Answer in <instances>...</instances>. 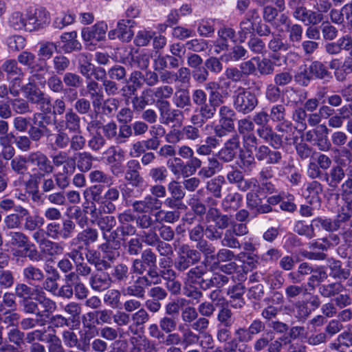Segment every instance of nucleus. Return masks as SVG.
Listing matches in <instances>:
<instances>
[{"label": "nucleus", "instance_id": "f257e3e1", "mask_svg": "<svg viewBox=\"0 0 352 352\" xmlns=\"http://www.w3.org/2000/svg\"><path fill=\"white\" fill-rule=\"evenodd\" d=\"M228 280L229 277L226 275L218 273L210 274L204 272L199 267L190 269L186 274L187 283L195 284V289H197V285L203 289L212 287L220 288L227 284Z\"/></svg>", "mask_w": 352, "mask_h": 352}, {"label": "nucleus", "instance_id": "f03ea898", "mask_svg": "<svg viewBox=\"0 0 352 352\" xmlns=\"http://www.w3.org/2000/svg\"><path fill=\"white\" fill-rule=\"evenodd\" d=\"M224 103V97H221L217 93H213L208 96L206 103L196 109L197 113L192 114L190 118V123L194 125L202 126L208 121L214 119L218 108Z\"/></svg>", "mask_w": 352, "mask_h": 352}, {"label": "nucleus", "instance_id": "7ed1b4c3", "mask_svg": "<svg viewBox=\"0 0 352 352\" xmlns=\"http://www.w3.org/2000/svg\"><path fill=\"white\" fill-rule=\"evenodd\" d=\"M232 98L234 109L243 115L253 111L258 104L256 94L241 86L234 91Z\"/></svg>", "mask_w": 352, "mask_h": 352}, {"label": "nucleus", "instance_id": "20e7f679", "mask_svg": "<svg viewBox=\"0 0 352 352\" xmlns=\"http://www.w3.org/2000/svg\"><path fill=\"white\" fill-rule=\"evenodd\" d=\"M22 90L29 102L39 105L41 111L44 113H50V97L37 87L34 83L29 82L25 85L22 86Z\"/></svg>", "mask_w": 352, "mask_h": 352}, {"label": "nucleus", "instance_id": "39448f33", "mask_svg": "<svg viewBox=\"0 0 352 352\" xmlns=\"http://www.w3.org/2000/svg\"><path fill=\"white\" fill-rule=\"evenodd\" d=\"M177 252V258L175 263V267L180 272L186 270L190 266L197 263L201 259L199 252L188 244L179 245Z\"/></svg>", "mask_w": 352, "mask_h": 352}, {"label": "nucleus", "instance_id": "423d86ee", "mask_svg": "<svg viewBox=\"0 0 352 352\" xmlns=\"http://www.w3.org/2000/svg\"><path fill=\"white\" fill-rule=\"evenodd\" d=\"M30 164L36 167L37 173L30 174L34 175V179L40 181L42 177L54 173V166L50 158L41 151H37L28 154Z\"/></svg>", "mask_w": 352, "mask_h": 352}, {"label": "nucleus", "instance_id": "0eeeda50", "mask_svg": "<svg viewBox=\"0 0 352 352\" xmlns=\"http://www.w3.org/2000/svg\"><path fill=\"white\" fill-rule=\"evenodd\" d=\"M46 229L47 237L54 240H67L73 236L76 224L72 220L66 219L63 221L62 224L56 221L48 223Z\"/></svg>", "mask_w": 352, "mask_h": 352}, {"label": "nucleus", "instance_id": "6e6552de", "mask_svg": "<svg viewBox=\"0 0 352 352\" xmlns=\"http://www.w3.org/2000/svg\"><path fill=\"white\" fill-rule=\"evenodd\" d=\"M26 20L28 31L38 30L50 23V13L43 8H30L26 10Z\"/></svg>", "mask_w": 352, "mask_h": 352}, {"label": "nucleus", "instance_id": "1a4fd4ad", "mask_svg": "<svg viewBox=\"0 0 352 352\" xmlns=\"http://www.w3.org/2000/svg\"><path fill=\"white\" fill-rule=\"evenodd\" d=\"M120 224L131 223L135 222L138 228L146 230L152 228L153 223L151 214H133L131 210H126L118 216Z\"/></svg>", "mask_w": 352, "mask_h": 352}, {"label": "nucleus", "instance_id": "9d476101", "mask_svg": "<svg viewBox=\"0 0 352 352\" xmlns=\"http://www.w3.org/2000/svg\"><path fill=\"white\" fill-rule=\"evenodd\" d=\"M240 145V136L235 133L224 143L223 146L218 151L216 156L224 163L231 162L236 157Z\"/></svg>", "mask_w": 352, "mask_h": 352}, {"label": "nucleus", "instance_id": "9b49d317", "mask_svg": "<svg viewBox=\"0 0 352 352\" xmlns=\"http://www.w3.org/2000/svg\"><path fill=\"white\" fill-rule=\"evenodd\" d=\"M141 169V164L137 160H130L126 164L124 179L134 188L142 186L144 182L140 174Z\"/></svg>", "mask_w": 352, "mask_h": 352}, {"label": "nucleus", "instance_id": "f8f14e48", "mask_svg": "<svg viewBox=\"0 0 352 352\" xmlns=\"http://www.w3.org/2000/svg\"><path fill=\"white\" fill-rule=\"evenodd\" d=\"M107 30L108 26L105 22H98L91 27L84 28L81 32L82 38L85 42L91 43L102 41L105 39Z\"/></svg>", "mask_w": 352, "mask_h": 352}, {"label": "nucleus", "instance_id": "ddd939ff", "mask_svg": "<svg viewBox=\"0 0 352 352\" xmlns=\"http://www.w3.org/2000/svg\"><path fill=\"white\" fill-rule=\"evenodd\" d=\"M67 130L71 133L80 132V118L72 109H69L64 116L55 124V129Z\"/></svg>", "mask_w": 352, "mask_h": 352}, {"label": "nucleus", "instance_id": "4468645a", "mask_svg": "<svg viewBox=\"0 0 352 352\" xmlns=\"http://www.w3.org/2000/svg\"><path fill=\"white\" fill-rule=\"evenodd\" d=\"M162 202L152 195H146L142 200H136L131 204L133 210L138 214H150L161 208Z\"/></svg>", "mask_w": 352, "mask_h": 352}, {"label": "nucleus", "instance_id": "2eb2a0df", "mask_svg": "<svg viewBox=\"0 0 352 352\" xmlns=\"http://www.w3.org/2000/svg\"><path fill=\"white\" fill-rule=\"evenodd\" d=\"M157 107L160 111L161 123L164 124H169L176 122L184 113V111L178 108L172 109L168 100L158 101Z\"/></svg>", "mask_w": 352, "mask_h": 352}, {"label": "nucleus", "instance_id": "dca6fc26", "mask_svg": "<svg viewBox=\"0 0 352 352\" xmlns=\"http://www.w3.org/2000/svg\"><path fill=\"white\" fill-rule=\"evenodd\" d=\"M89 282L91 289L97 292H103L112 285L109 273L105 272L103 268H98L92 273Z\"/></svg>", "mask_w": 352, "mask_h": 352}, {"label": "nucleus", "instance_id": "f3484780", "mask_svg": "<svg viewBox=\"0 0 352 352\" xmlns=\"http://www.w3.org/2000/svg\"><path fill=\"white\" fill-rule=\"evenodd\" d=\"M173 103L184 113L189 114L191 111L192 103L190 91L186 88L178 87L173 93Z\"/></svg>", "mask_w": 352, "mask_h": 352}, {"label": "nucleus", "instance_id": "a211bd4d", "mask_svg": "<svg viewBox=\"0 0 352 352\" xmlns=\"http://www.w3.org/2000/svg\"><path fill=\"white\" fill-rule=\"evenodd\" d=\"M255 158L258 162H265L267 164H278L282 159V154L276 150H272L269 146L261 145L256 148Z\"/></svg>", "mask_w": 352, "mask_h": 352}, {"label": "nucleus", "instance_id": "6ab92c4d", "mask_svg": "<svg viewBox=\"0 0 352 352\" xmlns=\"http://www.w3.org/2000/svg\"><path fill=\"white\" fill-rule=\"evenodd\" d=\"M1 69L7 74L8 80L13 82V87H20L21 80L23 76L22 69L18 67L16 60L10 59L6 60L1 65Z\"/></svg>", "mask_w": 352, "mask_h": 352}, {"label": "nucleus", "instance_id": "aec40b11", "mask_svg": "<svg viewBox=\"0 0 352 352\" xmlns=\"http://www.w3.org/2000/svg\"><path fill=\"white\" fill-rule=\"evenodd\" d=\"M38 184L39 181L34 179V175H30V178L24 182L26 192L30 197L31 201L37 206H41L43 204L45 197L42 190H39Z\"/></svg>", "mask_w": 352, "mask_h": 352}, {"label": "nucleus", "instance_id": "412c9836", "mask_svg": "<svg viewBox=\"0 0 352 352\" xmlns=\"http://www.w3.org/2000/svg\"><path fill=\"white\" fill-rule=\"evenodd\" d=\"M98 249L102 252V259L107 262H114L120 256V243L119 241H111L107 240L105 243L101 244Z\"/></svg>", "mask_w": 352, "mask_h": 352}, {"label": "nucleus", "instance_id": "4be33fe9", "mask_svg": "<svg viewBox=\"0 0 352 352\" xmlns=\"http://www.w3.org/2000/svg\"><path fill=\"white\" fill-rule=\"evenodd\" d=\"M15 211L19 212L21 217H25L23 228L25 230L34 231L44 224V219L38 216H32L28 209L18 206Z\"/></svg>", "mask_w": 352, "mask_h": 352}, {"label": "nucleus", "instance_id": "5701e85b", "mask_svg": "<svg viewBox=\"0 0 352 352\" xmlns=\"http://www.w3.org/2000/svg\"><path fill=\"white\" fill-rule=\"evenodd\" d=\"M207 221L214 222L215 226L221 230L229 227L231 222V217L226 214H223L219 209L214 207H210L206 213Z\"/></svg>", "mask_w": 352, "mask_h": 352}, {"label": "nucleus", "instance_id": "b1692460", "mask_svg": "<svg viewBox=\"0 0 352 352\" xmlns=\"http://www.w3.org/2000/svg\"><path fill=\"white\" fill-rule=\"evenodd\" d=\"M268 50L273 52L271 56L273 60H279L277 54L280 52H285L290 48L289 43L285 41L281 35L278 34H272L271 38L267 43Z\"/></svg>", "mask_w": 352, "mask_h": 352}, {"label": "nucleus", "instance_id": "393cba45", "mask_svg": "<svg viewBox=\"0 0 352 352\" xmlns=\"http://www.w3.org/2000/svg\"><path fill=\"white\" fill-rule=\"evenodd\" d=\"M242 204L243 196L238 192H230L221 200V207L226 212H233L238 210Z\"/></svg>", "mask_w": 352, "mask_h": 352}, {"label": "nucleus", "instance_id": "a878e982", "mask_svg": "<svg viewBox=\"0 0 352 352\" xmlns=\"http://www.w3.org/2000/svg\"><path fill=\"white\" fill-rule=\"evenodd\" d=\"M254 14H257L256 10H250L239 24L240 30L238 32L240 41L244 42L249 34H254L255 30L254 23L253 21Z\"/></svg>", "mask_w": 352, "mask_h": 352}, {"label": "nucleus", "instance_id": "bb28decb", "mask_svg": "<svg viewBox=\"0 0 352 352\" xmlns=\"http://www.w3.org/2000/svg\"><path fill=\"white\" fill-rule=\"evenodd\" d=\"M296 128L297 126H294L288 120L276 126V130L280 134L286 144H294L298 140L297 136H295Z\"/></svg>", "mask_w": 352, "mask_h": 352}, {"label": "nucleus", "instance_id": "cd10ccee", "mask_svg": "<svg viewBox=\"0 0 352 352\" xmlns=\"http://www.w3.org/2000/svg\"><path fill=\"white\" fill-rule=\"evenodd\" d=\"M219 160L217 157H208L206 164L199 170L198 175L207 179L220 172L223 169V164Z\"/></svg>", "mask_w": 352, "mask_h": 352}, {"label": "nucleus", "instance_id": "c85d7f7f", "mask_svg": "<svg viewBox=\"0 0 352 352\" xmlns=\"http://www.w3.org/2000/svg\"><path fill=\"white\" fill-rule=\"evenodd\" d=\"M68 167L64 166L62 172H57L53 175L55 179V184L60 190L64 191L69 186L70 184V175L74 172L76 169V163L73 162L71 166Z\"/></svg>", "mask_w": 352, "mask_h": 352}, {"label": "nucleus", "instance_id": "c756f323", "mask_svg": "<svg viewBox=\"0 0 352 352\" xmlns=\"http://www.w3.org/2000/svg\"><path fill=\"white\" fill-rule=\"evenodd\" d=\"M98 232L96 229L88 228L78 233L76 236L71 241V245H76L82 243L85 246H89L91 243L97 241Z\"/></svg>", "mask_w": 352, "mask_h": 352}, {"label": "nucleus", "instance_id": "7c9ffc66", "mask_svg": "<svg viewBox=\"0 0 352 352\" xmlns=\"http://www.w3.org/2000/svg\"><path fill=\"white\" fill-rule=\"evenodd\" d=\"M228 295L230 297L229 303L233 308H242L245 305L243 295L245 293V287L238 283L233 285L228 290Z\"/></svg>", "mask_w": 352, "mask_h": 352}, {"label": "nucleus", "instance_id": "2f4dec72", "mask_svg": "<svg viewBox=\"0 0 352 352\" xmlns=\"http://www.w3.org/2000/svg\"><path fill=\"white\" fill-rule=\"evenodd\" d=\"M86 89L94 108H99L103 101L104 94L101 87L94 80H90L87 82Z\"/></svg>", "mask_w": 352, "mask_h": 352}, {"label": "nucleus", "instance_id": "473e14b6", "mask_svg": "<svg viewBox=\"0 0 352 352\" xmlns=\"http://www.w3.org/2000/svg\"><path fill=\"white\" fill-rule=\"evenodd\" d=\"M345 177V173L340 165L333 166L329 172H325L324 182L329 187L336 188Z\"/></svg>", "mask_w": 352, "mask_h": 352}, {"label": "nucleus", "instance_id": "72a5a7b5", "mask_svg": "<svg viewBox=\"0 0 352 352\" xmlns=\"http://www.w3.org/2000/svg\"><path fill=\"white\" fill-rule=\"evenodd\" d=\"M155 211L153 214L155 219H153V223L152 227H153L155 223L162 225L164 223H173L179 219V212L177 210H164L160 208Z\"/></svg>", "mask_w": 352, "mask_h": 352}, {"label": "nucleus", "instance_id": "f704fd0d", "mask_svg": "<svg viewBox=\"0 0 352 352\" xmlns=\"http://www.w3.org/2000/svg\"><path fill=\"white\" fill-rule=\"evenodd\" d=\"M314 144L321 151H328L331 148V143L328 138L329 129L324 124L318 126L317 133H315Z\"/></svg>", "mask_w": 352, "mask_h": 352}, {"label": "nucleus", "instance_id": "c9c22d12", "mask_svg": "<svg viewBox=\"0 0 352 352\" xmlns=\"http://www.w3.org/2000/svg\"><path fill=\"white\" fill-rule=\"evenodd\" d=\"M22 274L24 280L31 285L43 281L45 278L43 272L33 265H28L24 267Z\"/></svg>", "mask_w": 352, "mask_h": 352}, {"label": "nucleus", "instance_id": "e433bc0d", "mask_svg": "<svg viewBox=\"0 0 352 352\" xmlns=\"http://www.w3.org/2000/svg\"><path fill=\"white\" fill-rule=\"evenodd\" d=\"M60 39L64 43L62 47L65 53H70L81 49V44L77 40V32L76 31L63 33L60 36Z\"/></svg>", "mask_w": 352, "mask_h": 352}, {"label": "nucleus", "instance_id": "4c0bfd02", "mask_svg": "<svg viewBox=\"0 0 352 352\" xmlns=\"http://www.w3.org/2000/svg\"><path fill=\"white\" fill-rule=\"evenodd\" d=\"M133 78H134L133 83H136L137 86H140L141 82H136V80L140 79L143 83L146 84L149 87H153L156 85L159 82V76L156 71L146 70L144 72H134L132 74Z\"/></svg>", "mask_w": 352, "mask_h": 352}, {"label": "nucleus", "instance_id": "58836bf2", "mask_svg": "<svg viewBox=\"0 0 352 352\" xmlns=\"http://www.w3.org/2000/svg\"><path fill=\"white\" fill-rule=\"evenodd\" d=\"M201 293L198 291H191L188 295L189 299L177 298L173 302H169L166 305V308H192L190 304L195 305L199 302V298L201 297Z\"/></svg>", "mask_w": 352, "mask_h": 352}, {"label": "nucleus", "instance_id": "ea45409f", "mask_svg": "<svg viewBox=\"0 0 352 352\" xmlns=\"http://www.w3.org/2000/svg\"><path fill=\"white\" fill-rule=\"evenodd\" d=\"M309 71L312 76L329 82L332 78V75L327 66L322 62L316 60L311 63L309 67Z\"/></svg>", "mask_w": 352, "mask_h": 352}, {"label": "nucleus", "instance_id": "a19ab883", "mask_svg": "<svg viewBox=\"0 0 352 352\" xmlns=\"http://www.w3.org/2000/svg\"><path fill=\"white\" fill-rule=\"evenodd\" d=\"M130 340L133 344L131 352H157L154 345L144 337H132Z\"/></svg>", "mask_w": 352, "mask_h": 352}, {"label": "nucleus", "instance_id": "79ce46f5", "mask_svg": "<svg viewBox=\"0 0 352 352\" xmlns=\"http://www.w3.org/2000/svg\"><path fill=\"white\" fill-rule=\"evenodd\" d=\"M135 23L134 20L131 19H121L118 22L117 28L119 30L122 41L128 42L131 41L133 36L132 28Z\"/></svg>", "mask_w": 352, "mask_h": 352}, {"label": "nucleus", "instance_id": "37998d69", "mask_svg": "<svg viewBox=\"0 0 352 352\" xmlns=\"http://www.w3.org/2000/svg\"><path fill=\"white\" fill-rule=\"evenodd\" d=\"M50 309H44L42 313L38 312L35 318L24 319L21 321L22 327L25 329L32 328L36 324L43 325L51 320Z\"/></svg>", "mask_w": 352, "mask_h": 352}, {"label": "nucleus", "instance_id": "c03bdc74", "mask_svg": "<svg viewBox=\"0 0 352 352\" xmlns=\"http://www.w3.org/2000/svg\"><path fill=\"white\" fill-rule=\"evenodd\" d=\"M248 51L241 45L234 46L230 52L224 53L221 56V60L225 63L236 62L241 59L248 58Z\"/></svg>", "mask_w": 352, "mask_h": 352}, {"label": "nucleus", "instance_id": "a18cd8bd", "mask_svg": "<svg viewBox=\"0 0 352 352\" xmlns=\"http://www.w3.org/2000/svg\"><path fill=\"white\" fill-rule=\"evenodd\" d=\"M110 278L111 283L120 284L126 281L129 277V268L124 263H119L115 265L111 272Z\"/></svg>", "mask_w": 352, "mask_h": 352}, {"label": "nucleus", "instance_id": "49530a36", "mask_svg": "<svg viewBox=\"0 0 352 352\" xmlns=\"http://www.w3.org/2000/svg\"><path fill=\"white\" fill-rule=\"evenodd\" d=\"M8 24L10 27L15 30H28V23L26 20V14L25 16L19 11H16L12 13L8 19Z\"/></svg>", "mask_w": 352, "mask_h": 352}, {"label": "nucleus", "instance_id": "de8ad7c7", "mask_svg": "<svg viewBox=\"0 0 352 352\" xmlns=\"http://www.w3.org/2000/svg\"><path fill=\"white\" fill-rule=\"evenodd\" d=\"M92 126L102 129L104 139L113 140L117 144L118 125L114 121H110L101 126L100 122L97 121L95 124L93 123Z\"/></svg>", "mask_w": 352, "mask_h": 352}, {"label": "nucleus", "instance_id": "09e8293b", "mask_svg": "<svg viewBox=\"0 0 352 352\" xmlns=\"http://www.w3.org/2000/svg\"><path fill=\"white\" fill-rule=\"evenodd\" d=\"M30 164L28 160V155L27 156L18 155L10 161L11 170L16 174L19 175H25L28 170V167L27 164Z\"/></svg>", "mask_w": 352, "mask_h": 352}, {"label": "nucleus", "instance_id": "8fccbe9b", "mask_svg": "<svg viewBox=\"0 0 352 352\" xmlns=\"http://www.w3.org/2000/svg\"><path fill=\"white\" fill-rule=\"evenodd\" d=\"M224 183V177L219 175L208 181L206 188L213 197L220 199L222 197V186Z\"/></svg>", "mask_w": 352, "mask_h": 352}, {"label": "nucleus", "instance_id": "3c124183", "mask_svg": "<svg viewBox=\"0 0 352 352\" xmlns=\"http://www.w3.org/2000/svg\"><path fill=\"white\" fill-rule=\"evenodd\" d=\"M189 159L190 160L186 163V165H183V162H182L181 159H175V162H179L177 163V164H179L181 166H183L182 173L186 176H188V175H192L195 174L197 169H201V168H202V162L200 159L197 157H194V155H192V157H190Z\"/></svg>", "mask_w": 352, "mask_h": 352}, {"label": "nucleus", "instance_id": "603ef678", "mask_svg": "<svg viewBox=\"0 0 352 352\" xmlns=\"http://www.w3.org/2000/svg\"><path fill=\"white\" fill-rule=\"evenodd\" d=\"M329 267L330 276L333 278L345 280L350 276L349 270L342 268L340 261L331 259L329 261Z\"/></svg>", "mask_w": 352, "mask_h": 352}, {"label": "nucleus", "instance_id": "864d4df0", "mask_svg": "<svg viewBox=\"0 0 352 352\" xmlns=\"http://www.w3.org/2000/svg\"><path fill=\"white\" fill-rule=\"evenodd\" d=\"M56 133L50 134L48 136L54 137V142L52 146L55 148L63 150L69 146L71 140L69 134L63 129L60 128L57 129Z\"/></svg>", "mask_w": 352, "mask_h": 352}, {"label": "nucleus", "instance_id": "5fc2aeb1", "mask_svg": "<svg viewBox=\"0 0 352 352\" xmlns=\"http://www.w3.org/2000/svg\"><path fill=\"white\" fill-rule=\"evenodd\" d=\"M146 274L147 276L139 277L138 282L142 285H146V287L161 283L160 272H158L157 266L149 267Z\"/></svg>", "mask_w": 352, "mask_h": 352}, {"label": "nucleus", "instance_id": "6e6d98bb", "mask_svg": "<svg viewBox=\"0 0 352 352\" xmlns=\"http://www.w3.org/2000/svg\"><path fill=\"white\" fill-rule=\"evenodd\" d=\"M199 125L192 124L184 126L182 130L183 140L191 142H197L201 138V132Z\"/></svg>", "mask_w": 352, "mask_h": 352}, {"label": "nucleus", "instance_id": "4d7b16f0", "mask_svg": "<svg viewBox=\"0 0 352 352\" xmlns=\"http://www.w3.org/2000/svg\"><path fill=\"white\" fill-rule=\"evenodd\" d=\"M77 167L81 172H88L91 170L94 160L92 155L88 152H78L76 154Z\"/></svg>", "mask_w": 352, "mask_h": 352}, {"label": "nucleus", "instance_id": "13d9d810", "mask_svg": "<svg viewBox=\"0 0 352 352\" xmlns=\"http://www.w3.org/2000/svg\"><path fill=\"white\" fill-rule=\"evenodd\" d=\"M141 230L138 235L140 237L141 241L148 246L153 247L161 240L155 230V226L151 228Z\"/></svg>", "mask_w": 352, "mask_h": 352}, {"label": "nucleus", "instance_id": "bf43d9fd", "mask_svg": "<svg viewBox=\"0 0 352 352\" xmlns=\"http://www.w3.org/2000/svg\"><path fill=\"white\" fill-rule=\"evenodd\" d=\"M6 236L11 245L19 248L28 246V237L21 232L10 231L6 233Z\"/></svg>", "mask_w": 352, "mask_h": 352}, {"label": "nucleus", "instance_id": "052dcab7", "mask_svg": "<svg viewBox=\"0 0 352 352\" xmlns=\"http://www.w3.org/2000/svg\"><path fill=\"white\" fill-rule=\"evenodd\" d=\"M240 168L244 172H251L256 166V158L252 152L241 151L239 153Z\"/></svg>", "mask_w": 352, "mask_h": 352}, {"label": "nucleus", "instance_id": "680f3d73", "mask_svg": "<svg viewBox=\"0 0 352 352\" xmlns=\"http://www.w3.org/2000/svg\"><path fill=\"white\" fill-rule=\"evenodd\" d=\"M168 175V169L164 166H158L151 168L148 173V177L155 183L164 182Z\"/></svg>", "mask_w": 352, "mask_h": 352}, {"label": "nucleus", "instance_id": "e2e57ef3", "mask_svg": "<svg viewBox=\"0 0 352 352\" xmlns=\"http://www.w3.org/2000/svg\"><path fill=\"white\" fill-rule=\"evenodd\" d=\"M47 72V69L44 65L36 63L30 70V82L34 83V82L37 81L41 85H45L47 82L45 77Z\"/></svg>", "mask_w": 352, "mask_h": 352}, {"label": "nucleus", "instance_id": "0e129e2a", "mask_svg": "<svg viewBox=\"0 0 352 352\" xmlns=\"http://www.w3.org/2000/svg\"><path fill=\"white\" fill-rule=\"evenodd\" d=\"M221 244L223 247L230 249L241 248V243L230 229H227L224 233L223 232V237L221 239Z\"/></svg>", "mask_w": 352, "mask_h": 352}, {"label": "nucleus", "instance_id": "69168bd1", "mask_svg": "<svg viewBox=\"0 0 352 352\" xmlns=\"http://www.w3.org/2000/svg\"><path fill=\"white\" fill-rule=\"evenodd\" d=\"M52 164L55 167H60L61 166H66L69 169V166H71V164L75 162L74 159L69 157L68 154L65 151H59L55 154L51 155Z\"/></svg>", "mask_w": 352, "mask_h": 352}, {"label": "nucleus", "instance_id": "338daca9", "mask_svg": "<svg viewBox=\"0 0 352 352\" xmlns=\"http://www.w3.org/2000/svg\"><path fill=\"white\" fill-rule=\"evenodd\" d=\"M89 178L92 183H102L111 186L113 183V178L110 175L100 170H94L89 173Z\"/></svg>", "mask_w": 352, "mask_h": 352}, {"label": "nucleus", "instance_id": "774afa93", "mask_svg": "<svg viewBox=\"0 0 352 352\" xmlns=\"http://www.w3.org/2000/svg\"><path fill=\"white\" fill-rule=\"evenodd\" d=\"M269 117L272 121L278 124L287 120V113L285 105L282 104L273 105L270 109Z\"/></svg>", "mask_w": 352, "mask_h": 352}]
</instances>
